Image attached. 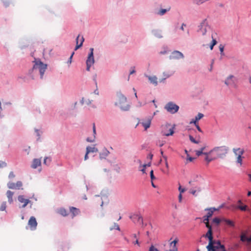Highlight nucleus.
Masks as SVG:
<instances>
[{
    "instance_id": "ea45409f",
    "label": "nucleus",
    "mask_w": 251,
    "mask_h": 251,
    "mask_svg": "<svg viewBox=\"0 0 251 251\" xmlns=\"http://www.w3.org/2000/svg\"><path fill=\"white\" fill-rule=\"evenodd\" d=\"M219 50H220V51L221 52V54L222 55H224V46L222 45H220V46H219Z\"/></svg>"
},
{
    "instance_id": "8fccbe9b",
    "label": "nucleus",
    "mask_w": 251,
    "mask_h": 251,
    "mask_svg": "<svg viewBox=\"0 0 251 251\" xmlns=\"http://www.w3.org/2000/svg\"><path fill=\"white\" fill-rule=\"evenodd\" d=\"M198 121H196V119L195 118V119H192L191 122H190V124H194L195 125H196L198 124L197 122Z\"/></svg>"
},
{
    "instance_id": "c85d7f7f",
    "label": "nucleus",
    "mask_w": 251,
    "mask_h": 251,
    "mask_svg": "<svg viewBox=\"0 0 251 251\" xmlns=\"http://www.w3.org/2000/svg\"><path fill=\"white\" fill-rule=\"evenodd\" d=\"M209 0H194V3L199 5Z\"/></svg>"
},
{
    "instance_id": "b1692460",
    "label": "nucleus",
    "mask_w": 251,
    "mask_h": 251,
    "mask_svg": "<svg viewBox=\"0 0 251 251\" xmlns=\"http://www.w3.org/2000/svg\"><path fill=\"white\" fill-rule=\"evenodd\" d=\"M148 79H149L151 83L154 84L155 85H156L157 84V78L155 76H149Z\"/></svg>"
},
{
    "instance_id": "473e14b6",
    "label": "nucleus",
    "mask_w": 251,
    "mask_h": 251,
    "mask_svg": "<svg viewBox=\"0 0 251 251\" xmlns=\"http://www.w3.org/2000/svg\"><path fill=\"white\" fill-rule=\"evenodd\" d=\"M170 10V8L166 9H161L158 13L157 14L159 15H163L165 14L166 11H169Z\"/></svg>"
},
{
    "instance_id": "aec40b11",
    "label": "nucleus",
    "mask_w": 251,
    "mask_h": 251,
    "mask_svg": "<svg viewBox=\"0 0 251 251\" xmlns=\"http://www.w3.org/2000/svg\"><path fill=\"white\" fill-rule=\"evenodd\" d=\"M70 210L73 215V217L78 215V214L80 213L79 210L78 208L74 207H71L70 208Z\"/></svg>"
},
{
    "instance_id": "a211bd4d",
    "label": "nucleus",
    "mask_w": 251,
    "mask_h": 251,
    "mask_svg": "<svg viewBox=\"0 0 251 251\" xmlns=\"http://www.w3.org/2000/svg\"><path fill=\"white\" fill-rule=\"evenodd\" d=\"M232 151L235 156L242 155L245 152L243 149H241L240 148H233Z\"/></svg>"
},
{
    "instance_id": "f8f14e48",
    "label": "nucleus",
    "mask_w": 251,
    "mask_h": 251,
    "mask_svg": "<svg viewBox=\"0 0 251 251\" xmlns=\"http://www.w3.org/2000/svg\"><path fill=\"white\" fill-rule=\"evenodd\" d=\"M84 41V39L82 36H81L80 35H78L77 36L76 39V46L75 49V50H76L82 46Z\"/></svg>"
},
{
    "instance_id": "6ab92c4d",
    "label": "nucleus",
    "mask_w": 251,
    "mask_h": 251,
    "mask_svg": "<svg viewBox=\"0 0 251 251\" xmlns=\"http://www.w3.org/2000/svg\"><path fill=\"white\" fill-rule=\"evenodd\" d=\"M41 164V161L40 159H34L31 165V167L33 169H36L38 167L40 166Z\"/></svg>"
},
{
    "instance_id": "13d9d810",
    "label": "nucleus",
    "mask_w": 251,
    "mask_h": 251,
    "mask_svg": "<svg viewBox=\"0 0 251 251\" xmlns=\"http://www.w3.org/2000/svg\"><path fill=\"white\" fill-rule=\"evenodd\" d=\"M182 199V196L181 194H179L178 195V201L179 202H181Z\"/></svg>"
},
{
    "instance_id": "0eeeda50",
    "label": "nucleus",
    "mask_w": 251,
    "mask_h": 251,
    "mask_svg": "<svg viewBox=\"0 0 251 251\" xmlns=\"http://www.w3.org/2000/svg\"><path fill=\"white\" fill-rule=\"evenodd\" d=\"M212 247L211 249L209 250H207L208 251H222L223 250H225V247L224 245H221L220 241H212Z\"/></svg>"
},
{
    "instance_id": "bb28decb",
    "label": "nucleus",
    "mask_w": 251,
    "mask_h": 251,
    "mask_svg": "<svg viewBox=\"0 0 251 251\" xmlns=\"http://www.w3.org/2000/svg\"><path fill=\"white\" fill-rule=\"evenodd\" d=\"M223 221H224L227 225L228 226L234 227V223L233 221L226 219H223Z\"/></svg>"
},
{
    "instance_id": "72a5a7b5",
    "label": "nucleus",
    "mask_w": 251,
    "mask_h": 251,
    "mask_svg": "<svg viewBox=\"0 0 251 251\" xmlns=\"http://www.w3.org/2000/svg\"><path fill=\"white\" fill-rule=\"evenodd\" d=\"M15 185L16 187V189H20V188L23 186V183L22 181H18L15 183Z\"/></svg>"
},
{
    "instance_id": "ddd939ff",
    "label": "nucleus",
    "mask_w": 251,
    "mask_h": 251,
    "mask_svg": "<svg viewBox=\"0 0 251 251\" xmlns=\"http://www.w3.org/2000/svg\"><path fill=\"white\" fill-rule=\"evenodd\" d=\"M152 120V118L151 117H149L145 119L144 121L141 123L142 125L144 126L145 130H147L150 127L151 122Z\"/></svg>"
},
{
    "instance_id": "e433bc0d",
    "label": "nucleus",
    "mask_w": 251,
    "mask_h": 251,
    "mask_svg": "<svg viewBox=\"0 0 251 251\" xmlns=\"http://www.w3.org/2000/svg\"><path fill=\"white\" fill-rule=\"evenodd\" d=\"M221 221V220L218 218H215L213 219V223H215L217 225H218Z\"/></svg>"
},
{
    "instance_id": "f03ea898",
    "label": "nucleus",
    "mask_w": 251,
    "mask_h": 251,
    "mask_svg": "<svg viewBox=\"0 0 251 251\" xmlns=\"http://www.w3.org/2000/svg\"><path fill=\"white\" fill-rule=\"evenodd\" d=\"M47 66L40 61H35V64L31 71V74L37 75L40 73L41 78H43L44 73L47 69Z\"/></svg>"
},
{
    "instance_id": "37998d69",
    "label": "nucleus",
    "mask_w": 251,
    "mask_h": 251,
    "mask_svg": "<svg viewBox=\"0 0 251 251\" xmlns=\"http://www.w3.org/2000/svg\"><path fill=\"white\" fill-rule=\"evenodd\" d=\"M6 209V203H3L0 207V211H4Z\"/></svg>"
},
{
    "instance_id": "774afa93",
    "label": "nucleus",
    "mask_w": 251,
    "mask_h": 251,
    "mask_svg": "<svg viewBox=\"0 0 251 251\" xmlns=\"http://www.w3.org/2000/svg\"><path fill=\"white\" fill-rule=\"evenodd\" d=\"M48 157H46L44 158V163L45 164H47V160H48Z\"/></svg>"
},
{
    "instance_id": "4468645a",
    "label": "nucleus",
    "mask_w": 251,
    "mask_h": 251,
    "mask_svg": "<svg viewBox=\"0 0 251 251\" xmlns=\"http://www.w3.org/2000/svg\"><path fill=\"white\" fill-rule=\"evenodd\" d=\"M234 76L233 75H229L226 79L225 83L226 86L231 85L235 83L234 80Z\"/></svg>"
},
{
    "instance_id": "4be33fe9",
    "label": "nucleus",
    "mask_w": 251,
    "mask_h": 251,
    "mask_svg": "<svg viewBox=\"0 0 251 251\" xmlns=\"http://www.w3.org/2000/svg\"><path fill=\"white\" fill-rule=\"evenodd\" d=\"M86 151L87 153H89L90 152H98V150L97 148H95V147H87L86 148Z\"/></svg>"
},
{
    "instance_id": "9b49d317",
    "label": "nucleus",
    "mask_w": 251,
    "mask_h": 251,
    "mask_svg": "<svg viewBox=\"0 0 251 251\" xmlns=\"http://www.w3.org/2000/svg\"><path fill=\"white\" fill-rule=\"evenodd\" d=\"M184 57L183 54L180 51L175 50L170 55L169 58L170 59L176 60L183 58Z\"/></svg>"
},
{
    "instance_id": "dca6fc26",
    "label": "nucleus",
    "mask_w": 251,
    "mask_h": 251,
    "mask_svg": "<svg viewBox=\"0 0 251 251\" xmlns=\"http://www.w3.org/2000/svg\"><path fill=\"white\" fill-rule=\"evenodd\" d=\"M212 154V153H210V151L208 152L203 153V154H204L205 155L204 159L207 162L208 164L209 162H210L211 161H212L214 160H215L216 159V157H214H214L210 156V155Z\"/></svg>"
},
{
    "instance_id": "7ed1b4c3",
    "label": "nucleus",
    "mask_w": 251,
    "mask_h": 251,
    "mask_svg": "<svg viewBox=\"0 0 251 251\" xmlns=\"http://www.w3.org/2000/svg\"><path fill=\"white\" fill-rule=\"evenodd\" d=\"M228 148L226 146L216 147L210 151V153H215L214 157L223 158L227 153Z\"/></svg>"
},
{
    "instance_id": "09e8293b",
    "label": "nucleus",
    "mask_w": 251,
    "mask_h": 251,
    "mask_svg": "<svg viewBox=\"0 0 251 251\" xmlns=\"http://www.w3.org/2000/svg\"><path fill=\"white\" fill-rule=\"evenodd\" d=\"M154 35L157 38H161L162 36L160 35V34L157 31L154 32Z\"/></svg>"
},
{
    "instance_id": "a19ab883",
    "label": "nucleus",
    "mask_w": 251,
    "mask_h": 251,
    "mask_svg": "<svg viewBox=\"0 0 251 251\" xmlns=\"http://www.w3.org/2000/svg\"><path fill=\"white\" fill-rule=\"evenodd\" d=\"M149 251H159L157 249L155 248L153 245H151L149 248Z\"/></svg>"
},
{
    "instance_id": "f257e3e1",
    "label": "nucleus",
    "mask_w": 251,
    "mask_h": 251,
    "mask_svg": "<svg viewBox=\"0 0 251 251\" xmlns=\"http://www.w3.org/2000/svg\"><path fill=\"white\" fill-rule=\"evenodd\" d=\"M115 105L119 107L123 111H127L130 108V105L127 101L126 98L121 93H118L117 95V100Z\"/></svg>"
},
{
    "instance_id": "20e7f679",
    "label": "nucleus",
    "mask_w": 251,
    "mask_h": 251,
    "mask_svg": "<svg viewBox=\"0 0 251 251\" xmlns=\"http://www.w3.org/2000/svg\"><path fill=\"white\" fill-rule=\"evenodd\" d=\"M174 129L171 125L167 124L162 126V133L167 136L172 135L174 133Z\"/></svg>"
},
{
    "instance_id": "39448f33",
    "label": "nucleus",
    "mask_w": 251,
    "mask_h": 251,
    "mask_svg": "<svg viewBox=\"0 0 251 251\" xmlns=\"http://www.w3.org/2000/svg\"><path fill=\"white\" fill-rule=\"evenodd\" d=\"M90 52L88 54V56L87 60H86V65H87L86 70L87 71H90V67L94 63V54H93L94 49L90 48Z\"/></svg>"
},
{
    "instance_id": "bf43d9fd",
    "label": "nucleus",
    "mask_w": 251,
    "mask_h": 251,
    "mask_svg": "<svg viewBox=\"0 0 251 251\" xmlns=\"http://www.w3.org/2000/svg\"><path fill=\"white\" fill-rule=\"evenodd\" d=\"M197 129H198V130L201 132H202L201 128H200V127L198 125V124L195 125Z\"/></svg>"
},
{
    "instance_id": "9d476101",
    "label": "nucleus",
    "mask_w": 251,
    "mask_h": 251,
    "mask_svg": "<svg viewBox=\"0 0 251 251\" xmlns=\"http://www.w3.org/2000/svg\"><path fill=\"white\" fill-rule=\"evenodd\" d=\"M28 225L31 230H34L36 229L37 222L34 217L32 216L30 218L28 222Z\"/></svg>"
},
{
    "instance_id": "1a4fd4ad",
    "label": "nucleus",
    "mask_w": 251,
    "mask_h": 251,
    "mask_svg": "<svg viewBox=\"0 0 251 251\" xmlns=\"http://www.w3.org/2000/svg\"><path fill=\"white\" fill-rule=\"evenodd\" d=\"M203 237L207 238L209 240L208 245L206 246V249L207 250H209L211 249L212 247V241L213 240V238L212 236V230L208 229L206 234L203 235Z\"/></svg>"
},
{
    "instance_id": "e2e57ef3",
    "label": "nucleus",
    "mask_w": 251,
    "mask_h": 251,
    "mask_svg": "<svg viewBox=\"0 0 251 251\" xmlns=\"http://www.w3.org/2000/svg\"><path fill=\"white\" fill-rule=\"evenodd\" d=\"M131 237L133 238V239H137L138 238L137 235L136 234H133L131 235Z\"/></svg>"
},
{
    "instance_id": "f3484780",
    "label": "nucleus",
    "mask_w": 251,
    "mask_h": 251,
    "mask_svg": "<svg viewBox=\"0 0 251 251\" xmlns=\"http://www.w3.org/2000/svg\"><path fill=\"white\" fill-rule=\"evenodd\" d=\"M178 239L176 238L173 241L171 242L170 244V246L172 249L169 250H166V251H177V248L176 246V244L178 242Z\"/></svg>"
},
{
    "instance_id": "49530a36",
    "label": "nucleus",
    "mask_w": 251,
    "mask_h": 251,
    "mask_svg": "<svg viewBox=\"0 0 251 251\" xmlns=\"http://www.w3.org/2000/svg\"><path fill=\"white\" fill-rule=\"evenodd\" d=\"M178 190L179 191V194H181L184 193L185 191V189L182 188L181 186L180 185L178 188Z\"/></svg>"
},
{
    "instance_id": "5701e85b",
    "label": "nucleus",
    "mask_w": 251,
    "mask_h": 251,
    "mask_svg": "<svg viewBox=\"0 0 251 251\" xmlns=\"http://www.w3.org/2000/svg\"><path fill=\"white\" fill-rule=\"evenodd\" d=\"M57 212L61 215L64 217L67 216L68 215L67 210L64 208H61L58 209Z\"/></svg>"
},
{
    "instance_id": "79ce46f5",
    "label": "nucleus",
    "mask_w": 251,
    "mask_h": 251,
    "mask_svg": "<svg viewBox=\"0 0 251 251\" xmlns=\"http://www.w3.org/2000/svg\"><path fill=\"white\" fill-rule=\"evenodd\" d=\"M150 176H151V181H152L153 180L155 179V177L153 175V170H151V171L150 172Z\"/></svg>"
},
{
    "instance_id": "de8ad7c7",
    "label": "nucleus",
    "mask_w": 251,
    "mask_h": 251,
    "mask_svg": "<svg viewBox=\"0 0 251 251\" xmlns=\"http://www.w3.org/2000/svg\"><path fill=\"white\" fill-rule=\"evenodd\" d=\"M6 166V163L4 161H0V168Z\"/></svg>"
},
{
    "instance_id": "4c0bfd02",
    "label": "nucleus",
    "mask_w": 251,
    "mask_h": 251,
    "mask_svg": "<svg viewBox=\"0 0 251 251\" xmlns=\"http://www.w3.org/2000/svg\"><path fill=\"white\" fill-rule=\"evenodd\" d=\"M238 209H240L242 211H246L247 209L246 205H239L236 207Z\"/></svg>"
},
{
    "instance_id": "c756f323",
    "label": "nucleus",
    "mask_w": 251,
    "mask_h": 251,
    "mask_svg": "<svg viewBox=\"0 0 251 251\" xmlns=\"http://www.w3.org/2000/svg\"><path fill=\"white\" fill-rule=\"evenodd\" d=\"M7 186L9 189H16V187L15 183L9 182L7 184Z\"/></svg>"
},
{
    "instance_id": "7c9ffc66",
    "label": "nucleus",
    "mask_w": 251,
    "mask_h": 251,
    "mask_svg": "<svg viewBox=\"0 0 251 251\" xmlns=\"http://www.w3.org/2000/svg\"><path fill=\"white\" fill-rule=\"evenodd\" d=\"M249 238H247L246 236V235L244 233L242 234L240 236V240L242 242L247 241L248 242V239Z\"/></svg>"
},
{
    "instance_id": "cd10ccee",
    "label": "nucleus",
    "mask_w": 251,
    "mask_h": 251,
    "mask_svg": "<svg viewBox=\"0 0 251 251\" xmlns=\"http://www.w3.org/2000/svg\"><path fill=\"white\" fill-rule=\"evenodd\" d=\"M205 147H203L201 148L200 150L196 151V155L198 156H200L201 154H203L204 152H203V151L205 150Z\"/></svg>"
},
{
    "instance_id": "2f4dec72",
    "label": "nucleus",
    "mask_w": 251,
    "mask_h": 251,
    "mask_svg": "<svg viewBox=\"0 0 251 251\" xmlns=\"http://www.w3.org/2000/svg\"><path fill=\"white\" fill-rule=\"evenodd\" d=\"M189 138L191 142H192L193 143L198 144L200 143L199 141L196 140L195 139L192 135H190L189 136Z\"/></svg>"
},
{
    "instance_id": "c03bdc74",
    "label": "nucleus",
    "mask_w": 251,
    "mask_h": 251,
    "mask_svg": "<svg viewBox=\"0 0 251 251\" xmlns=\"http://www.w3.org/2000/svg\"><path fill=\"white\" fill-rule=\"evenodd\" d=\"M114 228L120 230V227L119 225L117 224H114V227L112 228H110V230H112Z\"/></svg>"
},
{
    "instance_id": "c9c22d12",
    "label": "nucleus",
    "mask_w": 251,
    "mask_h": 251,
    "mask_svg": "<svg viewBox=\"0 0 251 251\" xmlns=\"http://www.w3.org/2000/svg\"><path fill=\"white\" fill-rule=\"evenodd\" d=\"M237 156V162L240 164V166L242 164V155L236 156Z\"/></svg>"
},
{
    "instance_id": "5fc2aeb1",
    "label": "nucleus",
    "mask_w": 251,
    "mask_h": 251,
    "mask_svg": "<svg viewBox=\"0 0 251 251\" xmlns=\"http://www.w3.org/2000/svg\"><path fill=\"white\" fill-rule=\"evenodd\" d=\"M194 159V158L192 157H190L189 156V154H187V160L188 161H189V162H191Z\"/></svg>"
},
{
    "instance_id": "4d7b16f0",
    "label": "nucleus",
    "mask_w": 251,
    "mask_h": 251,
    "mask_svg": "<svg viewBox=\"0 0 251 251\" xmlns=\"http://www.w3.org/2000/svg\"><path fill=\"white\" fill-rule=\"evenodd\" d=\"M135 239L136 240H135V242L133 241V243L134 244H137L139 247L140 246V243H139V241H138V238H137V239Z\"/></svg>"
},
{
    "instance_id": "6e6d98bb",
    "label": "nucleus",
    "mask_w": 251,
    "mask_h": 251,
    "mask_svg": "<svg viewBox=\"0 0 251 251\" xmlns=\"http://www.w3.org/2000/svg\"><path fill=\"white\" fill-rule=\"evenodd\" d=\"M203 218L204 219L203 222L204 223H205L206 222H208L209 218V217H207L206 216H205L203 217Z\"/></svg>"
},
{
    "instance_id": "338daca9",
    "label": "nucleus",
    "mask_w": 251,
    "mask_h": 251,
    "mask_svg": "<svg viewBox=\"0 0 251 251\" xmlns=\"http://www.w3.org/2000/svg\"><path fill=\"white\" fill-rule=\"evenodd\" d=\"M93 130L94 134H96V127H95V124H93Z\"/></svg>"
},
{
    "instance_id": "69168bd1",
    "label": "nucleus",
    "mask_w": 251,
    "mask_h": 251,
    "mask_svg": "<svg viewBox=\"0 0 251 251\" xmlns=\"http://www.w3.org/2000/svg\"><path fill=\"white\" fill-rule=\"evenodd\" d=\"M151 162H150V163H149L148 164H144V165H143V167H144V168H146V167H147V166H148V167L150 166H151Z\"/></svg>"
},
{
    "instance_id": "2eb2a0df",
    "label": "nucleus",
    "mask_w": 251,
    "mask_h": 251,
    "mask_svg": "<svg viewBox=\"0 0 251 251\" xmlns=\"http://www.w3.org/2000/svg\"><path fill=\"white\" fill-rule=\"evenodd\" d=\"M18 200L19 202L24 203L23 207H25L30 201L29 200L25 199L24 196L22 195L19 196Z\"/></svg>"
},
{
    "instance_id": "f704fd0d",
    "label": "nucleus",
    "mask_w": 251,
    "mask_h": 251,
    "mask_svg": "<svg viewBox=\"0 0 251 251\" xmlns=\"http://www.w3.org/2000/svg\"><path fill=\"white\" fill-rule=\"evenodd\" d=\"M1 1L2 2L3 5L5 7L8 6L11 3V1L9 0H1Z\"/></svg>"
},
{
    "instance_id": "a878e982",
    "label": "nucleus",
    "mask_w": 251,
    "mask_h": 251,
    "mask_svg": "<svg viewBox=\"0 0 251 251\" xmlns=\"http://www.w3.org/2000/svg\"><path fill=\"white\" fill-rule=\"evenodd\" d=\"M207 210H208V212H207V215L206 216L207 217L210 218L213 214L214 212L217 210V209L215 208H210L209 209H207Z\"/></svg>"
},
{
    "instance_id": "393cba45",
    "label": "nucleus",
    "mask_w": 251,
    "mask_h": 251,
    "mask_svg": "<svg viewBox=\"0 0 251 251\" xmlns=\"http://www.w3.org/2000/svg\"><path fill=\"white\" fill-rule=\"evenodd\" d=\"M109 153V151L106 149H104V150H103V151L102 152L100 153V158H105L106 156H108Z\"/></svg>"
},
{
    "instance_id": "0e129e2a",
    "label": "nucleus",
    "mask_w": 251,
    "mask_h": 251,
    "mask_svg": "<svg viewBox=\"0 0 251 251\" xmlns=\"http://www.w3.org/2000/svg\"><path fill=\"white\" fill-rule=\"evenodd\" d=\"M88 154L89 153H87V151L86 152V153H85V156H84V160H86L88 159Z\"/></svg>"
},
{
    "instance_id": "6e6552de",
    "label": "nucleus",
    "mask_w": 251,
    "mask_h": 251,
    "mask_svg": "<svg viewBox=\"0 0 251 251\" xmlns=\"http://www.w3.org/2000/svg\"><path fill=\"white\" fill-rule=\"evenodd\" d=\"M210 30V27L208 25L206 20H204L199 26V32H201V35H204L206 33Z\"/></svg>"
},
{
    "instance_id": "58836bf2",
    "label": "nucleus",
    "mask_w": 251,
    "mask_h": 251,
    "mask_svg": "<svg viewBox=\"0 0 251 251\" xmlns=\"http://www.w3.org/2000/svg\"><path fill=\"white\" fill-rule=\"evenodd\" d=\"M203 117V114L201 113H199L197 116L195 117V118L196 119V121H199L200 119H201Z\"/></svg>"
},
{
    "instance_id": "a18cd8bd",
    "label": "nucleus",
    "mask_w": 251,
    "mask_h": 251,
    "mask_svg": "<svg viewBox=\"0 0 251 251\" xmlns=\"http://www.w3.org/2000/svg\"><path fill=\"white\" fill-rule=\"evenodd\" d=\"M15 176L14 174V173L13 172H10L9 173V176H8V177L10 178V179H12V178H13L14 177H15Z\"/></svg>"
},
{
    "instance_id": "423d86ee",
    "label": "nucleus",
    "mask_w": 251,
    "mask_h": 251,
    "mask_svg": "<svg viewBox=\"0 0 251 251\" xmlns=\"http://www.w3.org/2000/svg\"><path fill=\"white\" fill-rule=\"evenodd\" d=\"M165 108L169 112L174 114L178 111L179 106L172 102H170L165 105Z\"/></svg>"
},
{
    "instance_id": "052dcab7",
    "label": "nucleus",
    "mask_w": 251,
    "mask_h": 251,
    "mask_svg": "<svg viewBox=\"0 0 251 251\" xmlns=\"http://www.w3.org/2000/svg\"><path fill=\"white\" fill-rule=\"evenodd\" d=\"M74 53H74V52H73L72 53V54H71V56L70 57L69 60V61H68V62H69L70 63H71V62H72V58L73 56V55L74 54Z\"/></svg>"
},
{
    "instance_id": "412c9836",
    "label": "nucleus",
    "mask_w": 251,
    "mask_h": 251,
    "mask_svg": "<svg viewBox=\"0 0 251 251\" xmlns=\"http://www.w3.org/2000/svg\"><path fill=\"white\" fill-rule=\"evenodd\" d=\"M13 194H14L13 192H12V191H11L10 190L7 191L6 192V196L8 198V201L10 203H11L13 202L12 197H13Z\"/></svg>"
},
{
    "instance_id": "864d4df0",
    "label": "nucleus",
    "mask_w": 251,
    "mask_h": 251,
    "mask_svg": "<svg viewBox=\"0 0 251 251\" xmlns=\"http://www.w3.org/2000/svg\"><path fill=\"white\" fill-rule=\"evenodd\" d=\"M212 41L211 44L213 45V46H215L217 44V41L215 39H214L213 36H212Z\"/></svg>"
},
{
    "instance_id": "680f3d73",
    "label": "nucleus",
    "mask_w": 251,
    "mask_h": 251,
    "mask_svg": "<svg viewBox=\"0 0 251 251\" xmlns=\"http://www.w3.org/2000/svg\"><path fill=\"white\" fill-rule=\"evenodd\" d=\"M173 73H171L170 74H166L165 73H164V76L165 77V78H168L171 75H172Z\"/></svg>"
},
{
    "instance_id": "3c124183",
    "label": "nucleus",
    "mask_w": 251,
    "mask_h": 251,
    "mask_svg": "<svg viewBox=\"0 0 251 251\" xmlns=\"http://www.w3.org/2000/svg\"><path fill=\"white\" fill-rule=\"evenodd\" d=\"M163 158H164L165 160V165H166V167L168 168H169V165H168V162H167V158L166 156H163Z\"/></svg>"
},
{
    "instance_id": "603ef678",
    "label": "nucleus",
    "mask_w": 251,
    "mask_h": 251,
    "mask_svg": "<svg viewBox=\"0 0 251 251\" xmlns=\"http://www.w3.org/2000/svg\"><path fill=\"white\" fill-rule=\"evenodd\" d=\"M204 224H205L206 226L208 228V229H212V226L209 225L208 222H206Z\"/></svg>"
}]
</instances>
